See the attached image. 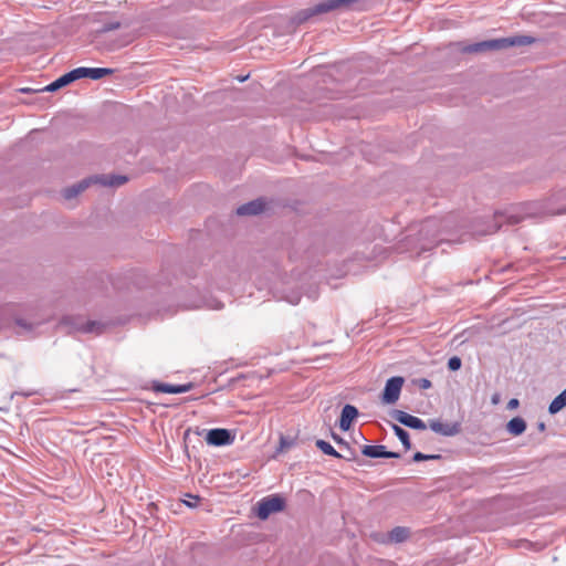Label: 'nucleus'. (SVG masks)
Masks as SVG:
<instances>
[{"instance_id":"f257e3e1","label":"nucleus","mask_w":566,"mask_h":566,"mask_svg":"<svg viewBox=\"0 0 566 566\" xmlns=\"http://www.w3.org/2000/svg\"><path fill=\"white\" fill-rule=\"evenodd\" d=\"M536 213V203H520L512 206L504 211L494 213L493 223L484 230L483 234L495 233L501 229L504 222L509 224H516L525 218L533 217Z\"/></svg>"},{"instance_id":"f03ea898","label":"nucleus","mask_w":566,"mask_h":566,"mask_svg":"<svg viewBox=\"0 0 566 566\" xmlns=\"http://www.w3.org/2000/svg\"><path fill=\"white\" fill-rule=\"evenodd\" d=\"M535 42V39L530 35H516L511 38H501L481 41L467 45L462 49L464 53H479L485 51H499L511 46H524Z\"/></svg>"},{"instance_id":"7ed1b4c3","label":"nucleus","mask_w":566,"mask_h":566,"mask_svg":"<svg viewBox=\"0 0 566 566\" xmlns=\"http://www.w3.org/2000/svg\"><path fill=\"white\" fill-rule=\"evenodd\" d=\"M359 1L360 0H323L311 8L298 11L294 17V21L301 24L318 14L335 10H350L354 8V4Z\"/></svg>"},{"instance_id":"20e7f679","label":"nucleus","mask_w":566,"mask_h":566,"mask_svg":"<svg viewBox=\"0 0 566 566\" xmlns=\"http://www.w3.org/2000/svg\"><path fill=\"white\" fill-rule=\"evenodd\" d=\"M285 501L280 495H269L258 502L256 516L266 520L271 514L283 511Z\"/></svg>"},{"instance_id":"39448f33","label":"nucleus","mask_w":566,"mask_h":566,"mask_svg":"<svg viewBox=\"0 0 566 566\" xmlns=\"http://www.w3.org/2000/svg\"><path fill=\"white\" fill-rule=\"evenodd\" d=\"M405 379L400 376H395L389 378L386 381L382 395H381V401L386 405H392L398 401L401 392V388L403 386Z\"/></svg>"},{"instance_id":"423d86ee","label":"nucleus","mask_w":566,"mask_h":566,"mask_svg":"<svg viewBox=\"0 0 566 566\" xmlns=\"http://www.w3.org/2000/svg\"><path fill=\"white\" fill-rule=\"evenodd\" d=\"M65 325H71L73 329L83 333L101 334L104 329V325L96 321L83 322L81 318L65 317L62 322Z\"/></svg>"},{"instance_id":"0eeeda50","label":"nucleus","mask_w":566,"mask_h":566,"mask_svg":"<svg viewBox=\"0 0 566 566\" xmlns=\"http://www.w3.org/2000/svg\"><path fill=\"white\" fill-rule=\"evenodd\" d=\"M233 439L231 431L222 428L210 429L206 434L207 443L216 447L229 446Z\"/></svg>"},{"instance_id":"6e6552de","label":"nucleus","mask_w":566,"mask_h":566,"mask_svg":"<svg viewBox=\"0 0 566 566\" xmlns=\"http://www.w3.org/2000/svg\"><path fill=\"white\" fill-rule=\"evenodd\" d=\"M391 417L399 423L416 430L427 429V424L418 417L409 415L402 410L395 409L391 411Z\"/></svg>"},{"instance_id":"1a4fd4ad","label":"nucleus","mask_w":566,"mask_h":566,"mask_svg":"<svg viewBox=\"0 0 566 566\" xmlns=\"http://www.w3.org/2000/svg\"><path fill=\"white\" fill-rule=\"evenodd\" d=\"M429 428L441 436L444 437H453L460 432V426L459 423H449V422H441L437 419L429 420Z\"/></svg>"},{"instance_id":"9d476101","label":"nucleus","mask_w":566,"mask_h":566,"mask_svg":"<svg viewBox=\"0 0 566 566\" xmlns=\"http://www.w3.org/2000/svg\"><path fill=\"white\" fill-rule=\"evenodd\" d=\"M265 200L262 198H258L244 205H241L237 209L238 216H256L261 213L265 209Z\"/></svg>"},{"instance_id":"9b49d317","label":"nucleus","mask_w":566,"mask_h":566,"mask_svg":"<svg viewBox=\"0 0 566 566\" xmlns=\"http://www.w3.org/2000/svg\"><path fill=\"white\" fill-rule=\"evenodd\" d=\"M361 453L368 458H400L399 453L387 451L385 446H364Z\"/></svg>"},{"instance_id":"f8f14e48","label":"nucleus","mask_w":566,"mask_h":566,"mask_svg":"<svg viewBox=\"0 0 566 566\" xmlns=\"http://www.w3.org/2000/svg\"><path fill=\"white\" fill-rule=\"evenodd\" d=\"M358 416V410L355 406L345 405L340 418H339V428L343 431L349 430L353 420Z\"/></svg>"},{"instance_id":"ddd939ff","label":"nucleus","mask_w":566,"mask_h":566,"mask_svg":"<svg viewBox=\"0 0 566 566\" xmlns=\"http://www.w3.org/2000/svg\"><path fill=\"white\" fill-rule=\"evenodd\" d=\"M193 385L191 382L184 385H171L165 382H157L154 385V390L158 392L165 394H182L192 389Z\"/></svg>"},{"instance_id":"4468645a","label":"nucleus","mask_w":566,"mask_h":566,"mask_svg":"<svg viewBox=\"0 0 566 566\" xmlns=\"http://www.w3.org/2000/svg\"><path fill=\"white\" fill-rule=\"evenodd\" d=\"M549 200L552 202H564V205L558 208L545 207L544 208L545 213H548V214L566 213V189L559 190L558 192L554 193Z\"/></svg>"},{"instance_id":"2eb2a0df","label":"nucleus","mask_w":566,"mask_h":566,"mask_svg":"<svg viewBox=\"0 0 566 566\" xmlns=\"http://www.w3.org/2000/svg\"><path fill=\"white\" fill-rule=\"evenodd\" d=\"M94 182H98L107 187H119L127 181V177L123 175H103L94 177Z\"/></svg>"},{"instance_id":"dca6fc26","label":"nucleus","mask_w":566,"mask_h":566,"mask_svg":"<svg viewBox=\"0 0 566 566\" xmlns=\"http://www.w3.org/2000/svg\"><path fill=\"white\" fill-rule=\"evenodd\" d=\"M91 182H94L93 178L84 179L71 187L65 188L63 190V197L66 200H71V199L75 198L77 195L83 192L90 186Z\"/></svg>"},{"instance_id":"f3484780","label":"nucleus","mask_w":566,"mask_h":566,"mask_svg":"<svg viewBox=\"0 0 566 566\" xmlns=\"http://www.w3.org/2000/svg\"><path fill=\"white\" fill-rule=\"evenodd\" d=\"M72 82H73V80L70 75V72H67L64 75L56 78L55 81H53L52 83H50L49 85H46L45 87L41 88V91L55 92V91L71 84Z\"/></svg>"},{"instance_id":"a211bd4d","label":"nucleus","mask_w":566,"mask_h":566,"mask_svg":"<svg viewBox=\"0 0 566 566\" xmlns=\"http://www.w3.org/2000/svg\"><path fill=\"white\" fill-rule=\"evenodd\" d=\"M506 429L511 434L516 437L525 431L526 422L523 418L515 417L507 422Z\"/></svg>"},{"instance_id":"6ab92c4d","label":"nucleus","mask_w":566,"mask_h":566,"mask_svg":"<svg viewBox=\"0 0 566 566\" xmlns=\"http://www.w3.org/2000/svg\"><path fill=\"white\" fill-rule=\"evenodd\" d=\"M409 536V530L406 527L397 526L389 533V539L395 543H401Z\"/></svg>"},{"instance_id":"aec40b11","label":"nucleus","mask_w":566,"mask_h":566,"mask_svg":"<svg viewBox=\"0 0 566 566\" xmlns=\"http://www.w3.org/2000/svg\"><path fill=\"white\" fill-rule=\"evenodd\" d=\"M391 428H392L395 434L397 436V438L402 443L403 448L406 450L411 449V442H410L409 433L405 429L399 427L398 424H391Z\"/></svg>"},{"instance_id":"412c9836","label":"nucleus","mask_w":566,"mask_h":566,"mask_svg":"<svg viewBox=\"0 0 566 566\" xmlns=\"http://www.w3.org/2000/svg\"><path fill=\"white\" fill-rule=\"evenodd\" d=\"M315 446L324 453V454H327V455H331V457H334V458H342V454L338 453L334 447L325 441V440H322V439H318L316 440L315 442Z\"/></svg>"},{"instance_id":"4be33fe9","label":"nucleus","mask_w":566,"mask_h":566,"mask_svg":"<svg viewBox=\"0 0 566 566\" xmlns=\"http://www.w3.org/2000/svg\"><path fill=\"white\" fill-rule=\"evenodd\" d=\"M421 233H426V237H436L438 233L437 220L433 218L427 219L421 226Z\"/></svg>"},{"instance_id":"5701e85b","label":"nucleus","mask_w":566,"mask_h":566,"mask_svg":"<svg viewBox=\"0 0 566 566\" xmlns=\"http://www.w3.org/2000/svg\"><path fill=\"white\" fill-rule=\"evenodd\" d=\"M113 73L114 70L108 67H88V77L92 80H99Z\"/></svg>"},{"instance_id":"b1692460","label":"nucleus","mask_w":566,"mask_h":566,"mask_svg":"<svg viewBox=\"0 0 566 566\" xmlns=\"http://www.w3.org/2000/svg\"><path fill=\"white\" fill-rule=\"evenodd\" d=\"M70 75H71L73 82L76 80H80V78L88 77V67L74 69V70L70 71Z\"/></svg>"},{"instance_id":"393cba45","label":"nucleus","mask_w":566,"mask_h":566,"mask_svg":"<svg viewBox=\"0 0 566 566\" xmlns=\"http://www.w3.org/2000/svg\"><path fill=\"white\" fill-rule=\"evenodd\" d=\"M412 459H413L415 462H420V461H426V460L440 459V455L439 454H424V453H421V452H416L413 454Z\"/></svg>"},{"instance_id":"a878e982","label":"nucleus","mask_w":566,"mask_h":566,"mask_svg":"<svg viewBox=\"0 0 566 566\" xmlns=\"http://www.w3.org/2000/svg\"><path fill=\"white\" fill-rule=\"evenodd\" d=\"M462 361L458 356H453L448 360V368L452 371H455L461 368Z\"/></svg>"},{"instance_id":"bb28decb","label":"nucleus","mask_w":566,"mask_h":566,"mask_svg":"<svg viewBox=\"0 0 566 566\" xmlns=\"http://www.w3.org/2000/svg\"><path fill=\"white\" fill-rule=\"evenodd\" d=\"M119 27H120V23L118 21H112V22L103 24L102 28L98 29V32L113 31V30L118 29Z\"/></svg>"},{"instance_id":"cd10ccee","label":"nucleus","mask_w":566,"mask_h":566,"mask_svg":"<svg viewBox=\"0 0 566 566\" xmlns=\"http://www.w3.org/2000/svg\"><path fill=\"white\" fill-rule=\"evenodd\" d=\"M187 496L190 499L189 501H184V503L189 506V507H196L200 497L198 495H191V494H187Z\"/></svg>"},{"instance_id":"c85d7f7f","label":"nucleus","mask_w":566,"mask_h":566,"mask_svg":"<svg viewBox=\"0 0 566 566\" xmlns=\"http://www.w3.org/2000/svg\"><path fill=\"white\" fill-rule=\"evenodd\" d=\"M416 384L418 385V387L420 389H429L432 386L431 381L429 379H427V378L417 379Z\"/></svg>"},{"instance_id":"c756f323","label":"nucleus","mask_w":566,"mask_h":566,"mask_svg":"<svg viewBox=\"0 0 566 566\" xmlns=\"http://www.w3.org/2000/svg\"><path fill=\"white\" fill-rule=\"evenodd\" d=\"M17 325L22 327L23 329L25 331H31L33 328V325L32 324H29L27 321L22 319V318H18L15 321Z\"/></svg>"},{"instance_id":"7c9ffc66","label":"nucleus","mask_w":566,"mask_h":566,"mask_svg":"<svg viewBox=\"0 0 566 566\" xmlns=\"http://www.w3.org/2000/svg\"><path fill=\"white\" fill-rule=\"evenodd\" d=\"M518 406V400L516 398H513L511 399L509 402H507V408L509 409H514Z\"/></svg>"},{"instance_id":"2f4dec72","label":"nucleus","mask_w":566,"mask_h":566,"mask_svg":"<svg viewBox=\"0 0 566 566\" xmlns=\"http://www.w3.org/2000/svg\"><path fill=\"white\" fill-rule=\"evenodd\" d=\"M20 92L21 93H32V92H42L41 90H32L30 87H23V88H20Z\"/></svg>"},{"instance_id":"473e14b6","label":"nucleus","mask_w":566,"mask_h":566,"mask_svg":"<svg viewBox=\"0 0 566 566\" xmlns=\"http://www.w3.org/2000/svg\"><path fill=\"white\" fill-rule=\"evenodd\" d=\"M537 428H538V430H539L541 432H543V431L545 430L546 426H545V423H544V422H538V423H537Z\"/></svg>"},{"instance_id":"72a5a7b5","label":"nucleus","mask_w":566,"mask_h":566,"mask_svg":"<svg viewBox=\"0 0 566 566\" xmlns=\"http://www.w3.org/2000/svg\"><path fill=\"white\" fill-rule=\"evenodd\" d=\"M333 438H334V440H335L337 443H339V444L345 443V442H344V440H343L342 438L337 437L336 434H333Z\"/></svg>"},{"instance_id":"f704fd0d","label":"nucleus","mask_w":566,"mask_h":566,"mask_svg":"<svg viewBox=\"0 0 566 566\" xmlns=\"http://www.w3.org/2000/svg\"><path fill=\"white\" fill-rule=\"evenodd\" d=\"M128 42H125V43H120V44H117V45H113L109 48V50H115V49H118V48H122V46H125Z\"/></svg>"},{"instance_id":"c9c22d12","label":"nucleus","mask_w":566,"mask_h":566,"mask_svg":"<svg viewBox=\"0 0 566 566\" xmlns=\"http://www.w3.org/2000/svg\"><path fill=\"white\" fill-rule=\"evenodd\" d=\"M289 302H290V303H292V304H298V302H300V296H296V297H294L293 300H289Z\"/></svg>"},{"instance_id":"e433bc0d","label":"nucleus","mask_w":566,"mask_h":566,"mask_svg":"<svg viewBox=\"0 0 566 566\" xmlns=\"http://www.w3.org/2000/svg\"><path fill=\"white\" fill-rule=\"evenodd\" d=\"M284 446H286V442H285V440L282 438V439H281V447L283 448Z\"/></svg>"},{"instance_id":"4c0bfd02","label":"nucleus","mask_w":566,"mask_h":566,"mask_svg":"<svg viewBox=\"0 0 566 566\" xmlns=\"http://www.w3.org/2000/svg\"><path fill=\"white\" fill-rule=\"evenodd\" d=\"M493 403H496L497 402V397L494 396L493 399H492Z\"/></svg>"},{"instance_id":"58836bf2","label":"nucleus","mask_w":566,"mask_h":566,"mask_svg":"<svg viewBox=\"0 0 566 566\" xmlns=\"http://www.w3.org/2000/svg\"><path fill=\"white\" fill-rule=\"evenodd\" d=\"M222 306L220 304H218L214 308L216 310H220Z\"/></svg>"},{"instance_id":"ea45409f","label":"nucleus","mask_w":566,"mask_h":566,"mask_svg":"<svg viewBox=\"0 0 566 566\" xmlns=\"http://www.w3.org/2000/svg\"><path fill=\"white\" fill-rule=\"evenodd\" d=\"M564 260H566V256H564Z\"/></svg>"}]
</instances>
